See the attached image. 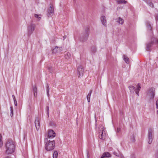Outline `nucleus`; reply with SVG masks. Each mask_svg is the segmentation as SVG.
I'll return each mask as SVG.
<instances>
[{
    "instance_id": "nucleus-1",
    "label": "nucleus",
    "mask_w": 158,
    "mask_h": 158,
    "mask_svg": "<svg viewBox=\"0 0 158 158\" xmlns=\"http://www.w3.org/2000/svg\"><path fill=\"white\" fill-rule=\"evenodd\" d=\"M6 153L7 154H11L13 152L15 149V146L13 141L9 139L7 140L6 144Z\"/></svg>"
},
{
    "instance_id": "nucleus-2",
    "label": "nucleus",
    "mask_w": 158,
    "mask_h": 158,
    "mask_svg": "<svg viewBox=\"0 0 158 158\" xmlns=\"http://www.w3.org/2000/svg\"><path fill=\"white\" fill-rule=\"evenodd\" d=\"M89 34V27L85 28L84 31L81 33L80 38V40L84 42L87 40Z\"/></svg>"
},
{
    "instance_id": "nucleus-3",
    "label": "nucleus",
    "mask_w": 158,
    "mask_h": 158,
    "mask_svg": "<svg viewBox=\"0 0 158 158\" xmlns=\"http://www.w3.org/2000/svg\"><path fill=\"white\" fill-rule=\"evenodd\" d=\"M45 143V149L47 151H50L53 150L55 147V140L48 141L47 140V142Z\"/></svg>"
},
{
    "instance_id": "nucleus-4",
    "label": "nucleus",
    "mask_w": 158,
    "mask_h": 158,
    "mask_svg": "<svg viewBox=\"0 0 158 158\" xmlns=\"http://www.w3.org/2000/svg\"><path fill=\"white\" fill-rule=\"evenodd\" d=\"M104 130V127L102 125H99V137L100 139L102 140L105 139L106 137V135Z\"/></svg>"
},
{
    "instance_id": "nucleus-5",
    "label": "nucleus",
    "mask_w": 158,
    "mask_h": 158,
    "mask_svg": "<svg viewBox=\"0 0 158 158\" xmlns=\"http://www.w3.org/2000/svg\"><path fill=\"white\" fill-rule=\"evenodd\" d=\"M35 27V24L31 23L27 27L28 36H30L33 32Z\"/></svg>"
},
{
    "instance_id": "nucleus-6",
    "label": "nucleus",
    "mask_w": 158,
    "mask_h": 158,
    "mask_svg": "<svg viewBox=\"0 0 158 158\" xmlns=\"http://www.w3.org/2000/svg\"><path fill=\"white\" fill-rule=\"evenodd\" d=\"M155 93V89L153 87L150 88L148 91V95L150 97V99L154 98Z\"/></svg>"
},
{
    "instance_id": "nucleus-7",
    "label": "nucleus",
    "mask_w": 158,
    "mask_h": 158,
    "mask_svg": "<svg viewBox=\"0 0 158 158\" xmlns=\"http://www.w3.org/2000/svg\"><path fill=\"white\" fill-rule=\"evenodd\" d=\"M153 129L151 128L149 129L148 131V143L151 144L152 142L153 139L152 133L153 132Z\"/></svg>"
},
{
    "instance_id": "nucleus-8",
    "label": "nucleus",
    "mask_w": 158,
    "mask_h": 158,
    "mask_svg": "<svg viewBox=\"0 0 158 158\" xmlns=\"http://www.w3.org/2000/svg\"><path fill=\"white\" fill-rule=\"evenodd\" d=\"M84 69L81 65L79 66L77 68V74L78 77H81L83 75Z\"/></svg>"
},
{
    "instance_id": "nucleus-9",
    "label": "nucleus",
    "mask_w": 158,
    "mask_h": 158,
    "mask_svg": "<svg viewBox=\"0 0 158 158\" xmlns=\"http://www.w3.org/2000/svg\"><path fill=\"white\" fill-rule=\"evenodd\" d=\"M62 50V47L59 48L57 46L55 47L52 50V52L54 54H56L60 52Z\"/></svg>"
},
{
    "instance_id": "nucleus-10",
    "label": "nucleus",
    "mask_w": 158,
    "mask_h": 158,
    "mask_svg": "<svg viewBox=\"0 0 158 158\" xmlns=\"http://www.w3.org/2000/svg\"><path fill=\"white\" fill-rule=\"evenodd\" d=\"M54 12V9L52 6H50L48 10L47 15L48 17H51Z\"/></svg>"
},
{
    "instance_id": "nucleus-11",
    "label": "nucleus",
    "mask_w": 158,
    "mask_h": 158,
    "mask_svg": "<svg viewBox=\"0 0 158 158\" xmlns=\"http://www.w3.org/2000/svg\"><path fill=\"white\" fill-rule=\"evenodd\" d=\"M48 134L49 138L54 137L56 135V134L55 132L52 130H49Z\"/></svg>"
},
{
    "instance_id": "nucleus-12",
    "label": "nucleus",
    "mask_w": 158,
    "mask_h": 158,
    "mask_svg": "<svg viewBox=\"0 0 158 158\" xmlns=\"http://www.w3.org/2000/svg\"><path fill=\"white\" fill-rule=\"evenodd\" d=\"M101 20L102 24L105 27H106V19L104 16H102L101 18Z\"/></svg>"
},
{
    "instance_id": "nucleus-13",
    "label": "nucleus",
    "mask_w": 158,
    "mask_h": 158,
    "mask_svg": "<svg viewBox=\"0 0 158 158\" xmlns=\"http://www.w3.org/2000/svg\"><path fill=\"white\" fill-rule=\"evenodd\" d=\"M35 123L36 129L38 130L40 128V121L38 118H36Z\"/></svg>"
},
{
    "instance_id": "nucleus-14",
    "label": "nucleus",
    "mask_w": 158,
    "mask_h": 158,
    "mask_svg": "<svg viewBox=\"0 0 158 158\" xmlns=\"http://www.w3.org/2000/svg\"><path fill=\"white\" fill-rule=\"evenodd\" d=\"M153 42H151L148 43L146 44V50L147 51H151V48L153 44Z\"/></svg>"
},
{
    "instance_id": "nucleus-15",
    "label": "nucleus",
    "mask_w": 158,
    "mask_h": 158,
    "mask_svg": "<svg viewBox=\"0 0 158 158\" xmlns=\"http://www.w3.org/2000/svg\"><path fill=\"white\" fill-rule=\"evenodd\" d=\"M111 156V155L108 152H104L101 158H105L110 157Z\"/></svg>"
},
{
    "instance_id": "nucleus-16",
    "label": "nucleus",
    "mask_w": 158,
    "mask_h": 158,
    "mask_svg": "<svg viewBox=\"0 0 158 158\" xmlns=\"http://www.w3.org/2000/svg\"><path fill=\"white\" fill-rule=\"evenodd\" d=\"M123 60L125 61V62L128 64L129 63V59L128 57H127L126 56L124 55L123 56Z\"/></svg>"
},
{
    "instance_id": "nucleus-17",
    "label": "nucleus",
    "mask_w": 158,
    "mask_h": 158,
    "mask_svg": "<svg viewBox=\"0 0 158 158\" xmlns=\"http://www.w3.org/2000/svg\"><path fill=\"white\" fill-rule=\"evenodd\" d=\"M128 88L131 93H133L135 90V88L132 86H130Z\"/></svg>"
},
{
    "instance_id": "nucleus-18",
    "label": "nucleus",
    "mask_w": 158,
    "mask_h": 158,
    "mask_svg": "<svg viewBox=\"0 0 158 158\" xmlns=\"http://www.w3.org/2000/svg\"><path fill=\"white\" fill-rule=\"evenodd\" d=\"M92 92V90H91L89 91V92L88 93V94L87 95V100L88 102H90V97L91 96V93Z\"/></svg>"
},
{
    "instance_id": "nucleus-19",
    "label": "nucleus",
    "mask_w": 158,
    "mask_h": 158,
    "mask_svg": "<svg viewBox=\"0 0 158 158\" xmlns=\"http://www.w3.org/2000/svg\"><path fill=\"white\" fill-rule=\"evenodd\" d=\"M118 20L117 21V22L119 24H122L124 23V20L120 17H118Z\"/></svg>"
},
{
    "instance_id": "nucleus-20",
    "label": "nucleus",
    "mask_w": 158,
    "mask_h": 158,
    "mask_svg": "<svg viewBox=\"0 0 158 158\" xmlns=\"http://www.w3.org/2000/svg\"><path fill=\"white\" fill-rule=\"evenodd\" d=\"M117 2L118 4H126L127 3V2L125 0H117Z\"/></svg>"
},
{
    "instance_id": "nucleus-21",
    "label": "nucleus",
    "mask_w": 158,
    "mask_h": 158,
    "mask_svg": "<svg viewBox=\"0 0 158 158\" xmlns=\"http://www.w3.org/2000/svg\"><path fill=\"white\" fill-rule=\"evenodd\" d=\"M91 52L93 53H95L96 51V48L94 46H91Z\"/></svg>"
},
{
    "instance_id": "nucleus-22",
    "label": "nucleus",
    "mask_w": 158,
    "mask_h": 158,
    "mask_svg": "<svg viewBox=\"0 0 158 158\" xmlns=\"http://www.w3.org/2000/svg\"><path fill=\"white\" fill-rule=\"evenodd\" d=\"M32 91L33 94L37 93V88L36 86L35 85L32 86Z\"/></svg>"
},
{
    "instance_id": "nucleus-23",
    "label": "nucleus",
    "mask_w": 158,
    "mask_h": 158,
    "mask_svg": "<svg viewBox=\"0 0 158 158\" xmlns=\"http://www.w3.org/2000/svg\"><path fill=\"white\" fill-rule=\"evenodd\" d=\"M49 87L48 85V84H47L46 85V90L47 92V94L48 96L49 97Z\"/></svg>"
},
{
    "instance_id": "nucleus-24",
    "label": "nucleus",
    "mask_w": 158,
    "mask_h": 158,
    "mask_svg": "<svg viewBox=\"0 0 158 158\" xmlns=\"http://www.w3.org/2000/svg\"><path fill=\"white\" fill-rule=\"evenodd\" d=\"M147 27L148 30H149L150 31H152V27L151 26V25L149 23H148L147 24Z\"/></svg>"
},
{
    "instance_id": "nucleus-25",
    "label": "nucleus",
    "mask_w": 158,
    "mask_h": 158,
    "mask_svg": "<svg viewBox=\"0 0 158 158\" xmlns=\"http://www.w3.org/2000/svg\"><path fill=\"white\" fill-rule=\"evenodd\" d=\"M57 156L58 152L57 151H55L53 154V158H57Z\"/></svg>"
},
{
    "instance_id": "nucleus-26",
    "label": "nucleus",
    "mask_w": 158,
    "mask_h": 158,
    "mask_svg": "<svg viewBox=\"0 0 158 158\" xmlns=\"http://www.w3.org/2000/svg\"><path fill=\"white\" fill-rule=\"evenodd\" d=\"M71 56V55L70 53L69 52H68L65 55V57L66 59H68L70 58Z\"/></svg>"
},
{
    "instance_id": "nucleus-27",
    "label": "nucleus",
    "mask_w": 158,
    "mask_h": 158,
    "mask_svg": "<svg viewBox=\"0 0 158 158\" xmlns=\"http://www.w3.org/2000/svg\"><path fill=\"white\" fill-rule=\"evenodd\" d=\"M2 137L1 134H0V147H1L3 145V142L2 140Z\"/></svg>"
},
{
    "instance_id": "nucleus-28",
    "label": "nucleus",
    "mask_w": 158,
    "mask_h": 158,
    "mask_svg": "<svg viewBox=\"0 0 158 158\" xmlns=\"http://www.w3.org/2000/svg\"><path fill=\"white\" fill-rule=\"evenodd\" d=\"M48 69L49 70V72L51 73H52L53 72V69L51 67L49 66L48 67Z\"/></svg>"
},
{
    "instance_id": "nucleus-29",
    "label": "nucleus",
    "mask_w": 158,
    "mask_h": 158,
    "mask_svg": "<svg viewBox=\"0 0 158 158\" xmlns=\"http://www.w3.org/2000/svg\"><path fill=\"white\" fill-rule=\"evenodd\" d=\"M10 116L12 117L13 115V108L12 106L10 107Z\"/></svg>"
},
{
    "instance_id": "nucleus-30",
    "label": "nucleus",
    "mask_w": 158,
    "mask_h": 158,
    "mask_svg": "<svg viewBox=\"0 0 158 158\" xmlns=\"http://www.w3.org/2000/svg\"><path fill=\"white\" fill-rule=\"evenodd\" d=\"M137 88L136 89L140 91L141 87L139 83L137 85Z\"/></svg>"
},
{
    "instance_id": "nucleus-31",
    "label": "nucleus",
    "mask_w": 158,
    "mask_h": 158,
    "mask_svg": "<svg viewBox=\"0 0 158 158\" xmlns=\"http://www.w3.org/2000/svg\"><path fill=\"white\" fill-rule=\"evenodd\" d=\"M113 154L118 157H119V156L120 157V155H122L121 154L119 155V154L116 152H113Z\"/></svg>"
},
{
    "instance_id": "nucleus-32",
    "label": "nucleus",
    "mask_w": 158,
    "mask_h": 158,
    "mask_svg": "<svg viewBox=\"0 0 158 158\" xmlns=\"http://www.w3.org/2000/svg\"><path fill=\"white\" fill-rule=\"evenodd\" d=\"M149 5L152 7H153L154 5L153 3L152 2H150L149 4Z\"/></svg>"
},
{
    "instance_id": "nucleus-33",
    "label": "nucleus",
    "mask_w": 158,
    "mask_h": 158,
    "mask_svg": "<svg viewBox=\"0 0 158 158\" xmlns=\"http://www.w3.org/2000/svg\"><path fill=\"white\" fill-rule=\"evenodd\" d=\"M35 17L36 18H38L39 19H41V17H39V15L36 14H35Z\"/></svg>"
},
{
    "instance_id": "nucleus-34",
    "label": "nucleus",
    "mask_w": 158,
    "mask_h": 158,
    "mask_svg": "<svg viewBox=\"0 0 158 158\" xmlns=\"http://www.w3.org/2000/svg\"><path fill=\"white\" fill-rule=\"evenodd\" d=\"M135 93L136 94L138 95V96H139V90H136L135 89Z\"/></svg>"
},
{
    "instance_id": "nucleus-35",
    "label": "nucleus",
    "mask_w": 158,
    "mask_h": 158,
    "mask_svg": "<svg viewBox=\"0 0 158 158\" xmlns=\"http://www.w3.org/2000/svg\"><path fill=\"white\" fill-rule=\"evenodd\" d=\"M49 107L48 106H47V107H46V109H47V113H48V114H49Z\"/></svg>"
},
{
    "instance_id": "nucleus-36",
    "label": "nucleus",
    "mask_w": 158,
    "mask_h": 158,
    "mask_svg": "<svg viewBox=\"0 0 158 158\" xmlns=\"http://www.w3.org/2000/svg\"><path fill=\"white\" fill-rule=\"evenodd\" d=\"M121 129L120 128H118L117 130V132L119 133L120 132Z\"/></svg>"
},
{
    "instance_id": "nucleus-37",
    "label": "nucleus",
    "mask_w": 158,
    "mask_h": 158,
    "mask_svg": "<svg viewBox=\"0 0 158 158\" xmlns=\"http://www.w3.org/2000/svg\"><path fill=\"white\" fill-rule=\"evenodd\" d=\"M14 104L15 106H17V103L16 100H14Z\"/></svg>"
},
{
    "instance_id": "nucleus-38",
    "label": "nucleus",
    "mask_w": 158,
    "mask_h": 158,
    "mask_svg": "<svg viewBox=\"0 0 158 158\" xmlns=\"http://www.w3.org/2000/svg\"><path fill=\"white\" fill-rule=\"evenodd\" d=\"M156 108L158 109V99L156 101Z\"/></svg>"
},
{
    "instance_id": "nucleus-39",
    "label": "nucleus",
    "mask_w": 158,
    "mask_h": 158,
    "mask_svg": "<svg viewBox=\"0 0 158 158\" xmlns=\"http://www.w3.org/2000/svg\"><path fill=\"white\" fill-rule=\"evenodd\" d=\"M35 97H37V93L33 94Z\"/></svg>"
},
{
    "instance_id": "nucleus-40",
    "label": "nucleus",
    "mask_w": 158,
    "mask_h": 158,
    "mask_svg": "<svg viewBox=\"0 0 158 158\" xmlns=\"http://www.w3.org/2000/svg\"><path fill=\"white\" fill-rule=\"evenodd\" d=\"M12 97L13 98V100H14H14H16V99H15V96H14V95H12Z\"/></svg>"
},
{
    "instance_id": "nucleus-41",
    "label": "nucleus",
    "mask_w": 158,
    "mask_h": 158,
    "mask_svg": "<svg viewBox=\"0 0 158 158\" xmlns=\"http://www.w3.org/2000/svg\"><path fill=\"white\" fill-rule=\"evenodd\" d=\"M155 18L156 20H158V14L156 15Z\"/></svg>"
},
{
    "instance_id": "nucleus-42",
    "label": "nucleus",
    "mask_w": 158,
    "mask_h": 158,
    "mask_svg": "<svg viewBox=\"0 0 158 158\" xmlns=\"http://www.w3.org/2000/svg\"><path fill=\"white\" fill-rule=\"evenodd\" d=\"M120 158H124V156L122 155H120Z\"/></svg>"
},
{
    "instance_id": "nucleus-43",
    "label": "nucleus",
    "mask_w": 158,
    "mask_h": 158,
    "mask_svg": "<svg viewBox=\"0 0 158 158\" xmlns=\"http://www.w3.org/2000/svg\"><path fill=\"white\" fill-rule=\"evenodd\" d=\"M66 35H64V36H63V40H64L65 38H66Z\"/></svg>"
},
{
    "instance_id": "nucleus-44",
    "label": "nucleus",
    "mask_w": 158,
    "mask_h": 158,
    "mask_svg": "<svg viewBox=\"0 0 158 158\" xmlns=\"http://www.w3.org/2000/svg\"><path fill=\"white\" fill-rule=\"evenodd\" d=\"M5 158H11L9 156H7V157H6Z\"/></svg>"
},
{
    "instance_id": "nucleus-45",
    "label": "nucleus",
    "mask_w": 158,
    "mask_h": 158,
    "mask_svg": "<svg viewBox=\"0 0 158 158\" xmlns=\"http://www.w3.org/2000/svg\"><path fill=\"white\" fill-rule=\"evenodd\" d=\"M157 158H158V155L157 156Z\"/></svg>"
}]
</instances>
